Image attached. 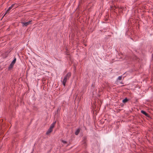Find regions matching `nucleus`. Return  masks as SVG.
<instances>
[{
	"instance_id": "nucleus-2",
	"label": "nucleus",
	"mask_w": 153,
	"mask_h": 153,
	"mask_svg": "<svg viewBox=\"0 0 153 153\" xmlns=\"http://www.w3.org/2000/svg\"><path fill=\"white\" fill-rule=\"evenodd\" d=\"M32 22V21H29L28 22H21V23L22 24V26L23 27L24 26H27L28 25L31 24V22Z\"/></svg>"
},
{
	"instance_id": "nucleus-10",
	"label": "nucleus",
	"mask_w": 153,
	"mask_h": 153,
	"mask_svg": "<svg viewBox=\"0 0 153 153\" xmlns=\"http://www.w3.org/2000/svg\"><path fill=\"white\" fill-rule=\"evenodd\" d=\"M128 100L127 99V98H126L124 100H123V103H126L128 101Z\"/></svg>"
},
{
	"instance_id": "nucleus-12",
	"label": "nucleus",
	"mask_w": 153,
	"mask_h": 153,
	"mask_svg": "<svg viewBox=\"0 0 153 153\" xmlns=\"http://www.w3.org/2000/svg\"><path fill=\"white\" fill-rule=\"evenodd\" d=\"M122 78V76H119L118 78V79L121 80Z\"/></svg>"
},
{
	"instance_id": "nucleus-13",
	"label": "nucleus",
	"mask_w": 153,
	"mask_h": 153,
	"mask_svg": "<svg viewBox=\"0 0 153 153\" xmlns=\"http://www.w3.org/2000/svg\"><path fill=\"white\" fill-rule=\"evenodd\" d=\"M62 142L63 143H67V142L65 141L64 140H62Z\"/></svg>"
},
{
	"instance_id": "nucleus-4",
	"label": "nucleus",
	"mask_w": 153,
	"mask_h": 153,
	"mask_svg": "<svg viewBox=\"0 0 153 153\" xmlns=\"http://www.w3.org/2000/svg\"><path fill=\"white\" fill-rule=\"evenodd\" d=\"M56 123V121L53 122L51 125L50 128L53 130V129L54 128Z\"/></svg>"
},
{
	"instance_id": "nucleus-8",
	"label": "nucleus",
	"mask_w": 153,
	"mask_h": 153,
	"mask_svg": "<svg viewBox=\"0 0 153 153\" xmlns=\"http://www.w3.org/2000/svg\"><path fill=\"white\" fill-rule=\"evenodd\" d=\"M80 129L79 128H78L77 129L76 131H75V134L76 135H78L79 132H80Z\"/></svg>"
},
{
	"instance_id": "nucleus-7",
	"label": "nucleus",
	"mask_w": 153,
	"mask_h": 153,
	"mask_svg": "<svg viewBox=\"0 0 153 153\" xmlns=\"http://www.w3.org/2000/svg\"><path fill=\"white\" fill-rule=\"evenodd\" d=\"M14 65V64H13L12 63H11V64L10 65L9 67H8V70H10L11 69L13 68Z\"/></svg>"
},
{
	"instance_id": "nucleus-14",
	"label": "nucleus",
	"mask_w": 153,
	"mask_h": 153,
	"mask_svg": "<svg viewBox=\"0 0 153 153\" xmlns=\"http://www.w3.org/2000/svg\"><path fill=\"white\" fill-rule=\"evenodd\" d=\"M14 5H15V4H12L11 5V6L10 7H12V8H13V6H14Z\"/></svg>"
},
{
	"instance_id": "nucleus-5",
	"label": "nucleus",
	"mask_w": 153,
	"mask_h": 153,
	"mask_svg": "<svg viewBox=\"0 0 153 153\" xmlns=\"http://www.w3.org/2000/svg\"><path fill=\"white\" fill-rule=\"evenodd\" d=\"M12 8L10 6V7L8 8V9L7 10L6 12L5 13V14L4 15V16L6 14H8L9 13V12H8L10 11Z\"/></svg>"
},
{
	"instance_id": "nucleus-1",
	"label": "nucleus",
	"mask_w": 153,
	"mask_h": 153,
	"mask_svg": "<svg viewBox=\"0 0 153 153\" xmlns=\"http://www.w3.org/2000/svg\"><path fill=\"white\" fill-rule=\"evenodd\" d=\"M71 76V73L68 72L64 77L62 81H61L64 87L65 86V84L67 80L69 79Z\"/></svg>"
},
{
	"instance_id": "nucleus-6",
	"label": "nucleus",
	"mask_w": 153,
	"mask_h": 153,
	"mask_svg": "<svg viewBox=\"0 0 153 153\" xmlns=\"http://www.w3.org/2000/svg\"><path fill=\"white\" fill-rule=\"evenodd\" d=\"M52 129L49 128V129L48 130V131H47L46 133V134L47 135L49 134L50 133H51L52 131Z\"/></svg>"
},
{
	"instance_id": "nucleus-9",
	"label": "nucleus",
	"mask_w": 153,
	"mask_h": 153,
	"mask_svg": "<svg viewBox=\"0 0 153 153\" xmlns=\"http://www.w3.org/2000/svg\"><path fill=\"white\" fill-rule=\"evenodd\" d=\"M141 112L146 116H147L148 115V114L144 111L141 110Z\"/></svg>"
},
{
	"instance_id": "nucleus-3",
	"label": "nucleus",
	"mask_w": 153,
	"mask_h": 153,
	"mask_svg": "<svg viewBox=\"0 0 153 153\" xmlns=\"http://www.w3.org/2000/svg\"><path fill=\"white\" fill-rule=\"evenodd\" d=\"M87 137H83V143L85 145H86Z\"/></svg>"
},
{
	"instance_id": "nucleus-11",
	"label": "nucleus",
	"mask_w": 153,
	"mask_h": 153,
	"mask_svg": "<svg viewBox=\"0 0 153 153\" xmlns=\"http://www.w3.org/2000/svg\"><path fill=\"white\" fill-rule=\"evenodd\" d=\"M16 58H14V59H13V61L11 63H12L14 65L15 64V63H16Z\"/></svg>"
}]
</instances>
